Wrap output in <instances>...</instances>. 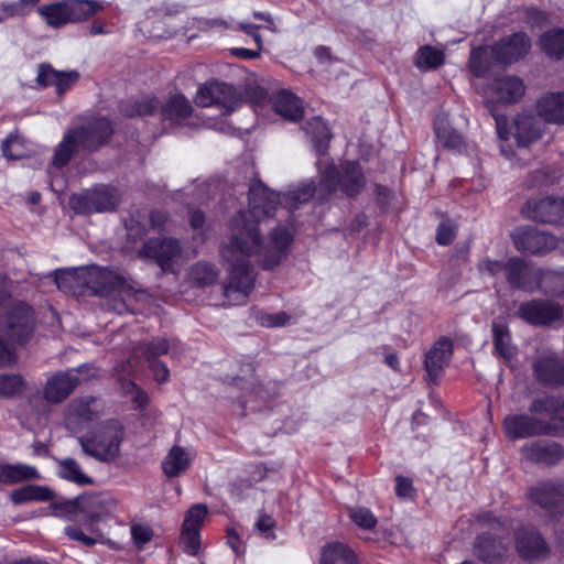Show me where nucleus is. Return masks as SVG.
<instances>
[{
    "instance_id": "nucleus-22",
    "label": "nucleus",
    "mask_w": 564,
    "mask_h": 564,
    "mask_svg": "<svg viewBox=\"0 0 564 564\" xmlns=\"http://www.w3.org/2000/svg\"><path fill=\"white\" fill-rule=\"evenodd\" d=\"M453 354V343L451 339L442 337L435 341L433 347L426 352L425 369L431 380H436L448 364Z\"/></svg>"
},
{
    "instance_id": "nucleus-5",
    "label": "nucleus",
    "mask_w": 564,
    "mask_h": 564,
    "mask_svg": "<svg viewBox=\"0 0 564 564\" xmlns=\"http://www.w3.org/2000/svg\"><path fill=\"white\" fill-rule=\"evenodd\" d=\"M7 291L0 280V328L6 336L19 344L28 341L34 330V313L24 303H6Z\"/></svg>"
},
{
    "instance_id": "nucleus-43",
    "label": "nucleus",
    "mask_w": 564,
    "mask_h": 564,
    "mask_svg": "<svg viewBox=\"0 0 564 564\" xmlns=\"http://www.w3.org/2000/svg\"><path fill=\"white\" fill-rule=\"evenodd\" d=\"M445 55L442 50L425 45L422 46L415 57V66L420 69H433L443 65Z\"/></svg>"
},
{
    "instance_id": "nucleus-2",
    "label": "nucleus",
    "mask_w": 564,
    "mask_h": 564,
    "mask_svg": "<svg viewBox=\"0 0 564 564\" xmlns=\"http://www.w3.org/2000/svg\"><path fill=\"white\" fill-rule=\"evenodd\" d=\"M111 134L112 127L107 118L93 119L79 128L68 131L55 150L54 166L66 165L78 150L96 151Z\"/></svg>"
},
{
    "instance_id": "nucleus-41",
    "label": "nucleus",
    "mask_w": 564,
    "mask_h": 564,
    "mask_svg": "<svg viewBox=\"0 0 564 564\" xmlns=\"http://www.w3.org/2000/svg\"><path fill=\"white\" fill-rule=\"evenodd\" d=\"M435 134L440 143L449 150L462 152L464 149V140L463 137L445 126L444 119H438L435 121Z\"/></svg>"
},
{
    "instance_id": "nucleus-12",
    "label": "nucleus",
    "mask_w": 564,
    "mask_h": 564,
    "mask_svg": "<svg viewBox=\"0 0 564 564\" xmlns=\"http://www.w3.org/2000/svg\"><path fill=\"white\" fill-rule=\"evenodd\" d=\"M529 498L540 506L546 514L558 520L564 513V486L552 481L539 482L530 488Z\"/></svg>"
},
{
    "instance_id": "nucleus-59",
    "label": "nucleus",
    "mask_w": 564,
    "mask_h": 564,
    "mask_svg": "<svg viewBox=\"0 0 564 564\" xmlns=\"http://www.w3.org/2000/svg\"><path fill=\"white\" fill-rule=\"evenodd\" d=\"M290 316L284 312H279L275 314H265L260 318V323L265 327H280L286 325Z\"/></svg>"
},
{
    "instance_id": "nucleus-8",
    "label": "nucleus",
    "mask_w": 564,
    "mask_h": 564,
    "mask_svg": "<svg viewBox=\"0 0 564 564\" xmlns=\"http://www.w3.org/2000/svg\"><path fill=\"white\" fill-rule=\"evenodd\" d=\"M144 260L154 261L163 272H175L182 254V247L174 238H152L138 252Z\"/></svg>"
},
{
    "instance_id": "nucleus-26",
    "label": "nucleus",
    "mask_w": 564,
    "mask_h": 564,
    "mask_svg": "<svg viewBox=\"0 0 564 564\" xmlns=\"http://www.w3.org/2000/svg\"><path fill=\"white\" fill-rule=\"evenodd\" d=\"M318 564H360V561L350 546L335 541L321 549Z\"/></svg>"
},
{
    "instance_id": "nucleus-50",
    "label": "nucleus",
    "mask_w": 564,
    "mask_h": 564,
    "mask_svg": "<svg viewBox=\"0 0 564 564\" xmlns=\"http://www.w3.org/2000/svg\"><path fill=\"white\" fill-rule=\"evenodd\" d=\"M64 531L69 539L78 541L86 546H93L104 539V534L94 528L89 529L93 535L85 534L80 528L75 525H67Z\"/></svg>"
},
{
    "instance_id": "nucleus-20",
    "label": "nucleus",
    "mask_w": 564,
    "mask_h": 564,
    "mask_svg": "<svg viewBox=\"0 0 564 564\" xmlns=\"http://www.w3.org/2000/svg\"><path fill=\"white\" fill-rule=\"evenodd\" d=\"M502 427L506 435L511 440L546 434L550 431L549 424L527 414H511L506 416Z\"/></svg>"
},
{
    "instance_id": "nucleus-14",
    "label": "nucleus",
    "mask_w": 564,
    "mask_h": 564,
    "mask_svg": "<svg viewBox=\"0 0 564 564\" xmlns=\"http://www.w3.org/2000/svg\"><path fill=\"white\" fill-rule=\"evenodd\" d=\"M517 315L528 324L545 326L560 321L563 316V308L552 301L531 300L519 305Z\"/></svg>"
},
{
    "instance_id": "nucleus-42",
    "label": "nucleus",
    "mask_w": 564,
    "mask_h": 564,
    "mask_svg": "<svg viewBox=\"0 0 564 564\" xmlns=\"http://www.w3.org/2000/svg\"><path fill=\"white\" fill-rule=\"evenodd\" d=\"M79 269H62L55 272V283L63 292H75L76 288L85 286L83 283V271Z\"/></svg>"
},
{
    "instance_id": "nucleus-49",
    "label": "nucleus",
    "mask_w": 564,
    "mask_h": 564,
    "mask_svg": "<svg viewBox=\"0 0 564 564\" xmlns=\"http://www.w3.org/2000/svg\"><path fill=\"white\" fill-rule=\"evenodd\" d=\"M208 509L206 505H194L186 512L182 529L199 531L206 517Z\"/></svg>"
},
{
    "instance_id": "nucleus-3",
    "label": "nucleus",
    "mask_w": 564,
    "mask_h": 564,
    "mask_svg": "<svg viewBox=\"0 0 564 564\" xmlns=\"http://www.w3.org/2000/svg\"><path fill=\"white\" fill-rule=\"evenodd\" d=\"M123 440V425L117 420H110L79 437L78 442L87 456L101 463H111L119 457Z\"/></svg>"
},
{
    "instance_id": "nucleus-4",
    "label": "nucleus",
    "mask_w": 564,
    "mask_h": 564,
    "mask_svg": "<svg viewBox=\"0 0 564 564\" xmlns=\"http://www.w3.org/2000/svg\"><path fill=\"white\" fill-rule=\"evenodd\" d=\"M479 521L487 532L476 539L474 553L487 564H499L507 555L510 544L507 522L495 519L490 513L480 516Z\"/></svg>"
},
{
    "instance_id": "nucleus-35",
    "label": "nucleus",
    "mask_w": 564,
    "mask_h": 564,
    "mask_svg": "<svg viewBox=\"0 0 564 564\" xmlns=\"http://www.w3.org/2000/svg\"><path fill=\"white\" fill-rule=\"evenodd\" d=\"M530 412L545 414L552 421L564 423V399L554 397L536 399L530 405Z\"/></svg>"
},
{
    "instance_id": "nucleus-31",
    "label": "nucleus",
    "mask_w": 564,
    "mask_h": 564,
    "mask_svg": "<svg viewBox=\"0 0 564 564\" xmlns=\"http://www.w3.org/2000/svg\"><path fill=\"white\" fill-rule=\"evenodd\" d=\"M98 401L95 398L74 400L68 409V423L88 422L99 414Z\"/></svg>"
},
{
    "instance_id": "nucleus-21",
    "label": "nucleus",
    "mask_w": 564,
    "mask_h": 564,
    "mask_svg": "<svg viewBox=\"0 0 564 564\" xmlns=\"http://www.w3.org/2000/svg\"><path fill=\"white\" fill-rule=\"evenodd\" d=\"M80 382L77 370L58 372L51 377L44 389L45 400L52 403H59L65 400L75 387Z\"/></svg>"
},
{
    "instance_id": "nucleus-46",
    "label": "nucleus",
    "mask_w": 564,
    "mask_h": 564,
    "mask_svg": "<svg viewBox=\"0 0 564 564\" xmlns=\"http://www.w3.org/2000/svg\"><path fill=\"white\" fill-rule=\"evenodd\" d=\"M170 351V345L165 338H154L147 344H142L134 351V355L142 354L148 362L156 361L158 357Z\"/></svg>"
},
{
    "instance_id": "nucleus-45",
    "label": "nucleus",
    "mask_w": 564,
    "mask_h": 564,
    "mask_svg": "<svg viewBox=\"0 0 564 564\" xmlns=\"http://www.w3.org/2000/svg\"><path fill=\"white\" fill-rule=\"evenodd\" d=\"M188 275L191 281L200 286H205L217 281L219 271L212 263L198 262L191 268Z\"/></svg>"
},
{
    "instance_id": "nucleus-19",
    "label": "nucleus",
    "mask_w": 564,
    "mask_h": 564,
    "mask_svg": "<svg viewBox=\"0 0 564 564\" xmlns=\"http://www.w3.org/2000/svg\"><path fill=\"white\" fill-rule=\"evenodd\" d=\"M516 550L519 556L528 562L543 560L550 549L543 536L534 529L523 528L516 533Z\"/></svg>"
},
{
    "instance_id": "nucleus-62",
    "label": "nucleus",
    "mask_w": 564,
    "mask_h": 564,
    "mask_svg": "<svg viewBox=\"0 0 564 564\" xmlns=\"http://www.w3.org/2000/svg\"><path fill=\"white\" fill-rule=\"evenodd\" d=\"M15 361L13 349L0 337V367H9Z\"/></svg>"
},
{
    "instance_id": "nucleus-61",
    "label": "nucleus",
    "mask_w": 564,
    "mask_h": 564,
    "mask_svg": "<svg viewBox=\"0 0 564 564\" xmlns=\"http://www.w3.org/2000/svg\"><path fill=\"white\" fill-rule=\"evenodd\" d=\"M149 365L153 372L154 379L159 383H164V382L169 381L170 370L164 362L156 360V361L149 362Z\"/></svg>"
},
{
    "instance_id": "nucleus-48",
    "label": "nucleus",
    "mask_w": 564,
    "mask_h": 564,
    "mask_svg": "<svg viewBox=\"0 0 564 564\" xmlns=\"http://www.w3.org/2000/svg\"><path fill=\"white\" fill-rule=\"evenodd\" d=\"M348 514L351 522L362 530H372L378 523L375 514L366 507H352Z\"/></svg>"
},
{
    "instance_id": "nucleus-27",
    "label": "nucleus",
    "mask_w": 564,
    "mask_h": 564,
    "mask_svg": "<svg viewBox=\"0 0 564 564\" xmlns=\"http://www.w3.org/2000/svg\"><path fill=\"white\" fill-rule=\"evenodd\" d=\"M539 117L545 122L564 124V93H550L536 104Z\"/></svg>"
},
{
    "instance_id": "nucleus-56",
    "label": "nucleus",
    "mask_w": 564,
    "mask_h": 564,
    "mask_svg": "<svg viewBox=\"0 0 564 564\" xmlns=\"http://www.w3.org/2000/svg\"><path fill=\"white\" fill-rule=\"evenodd\" d=\"M57 78L55 89L58 95H63L79 79V73L77 70H59Z\"/></svg>"
},
{
    "instance_id": "nucleus-60",
    "label": "nucleus",
    "mask_w": 564,
    "mask_h": 564,
    "mask_svg": "<svg viewBox=\"0 0 564 564\" xmlns=\"http://www.w3.org/2000/svg\"><path fill=\"white\" fill-rule=\"evenodd\" d=\"M41 0H18L15 2H8L14 17L26 15L32 8H34Z\"/></svg>"
},
{
    "instance_id": "nucleus-23",
    "label": "nucleus",
    "mask_w": 564,
    "mask_h": 564,
    "mask_svg": "<svg viewBox=\"0 0 564 564\" xmlns=\"http://www.w3.org/2000/svg\"><path fill=\"white\" fill-rule=\"evenodd\" d=\"M542 118L531 113H520L514 119V138L519 145H528L539 140L544 130Z\"/></svg>"
},
{
    "instance_id": "nucleus-18",
    "label": "nucleus",
    "mask_w": 564,
    "mask_h": 564,
    "mask_svg": "<svg viewBox=\"0 0 564 564\" xmlns=\"http://www.w3.org/2000/svg\"><path fill=\"white\" fill-rule=\"evenodd\" d=\"M83 283L94 293L107 295L111 291L122 290L124 279L108 268L90 265L83 271Z\"/></svg>"
},
{
    "instance_id": "nucleus-25",
    "label": "nucleus",
    "mask_w": 564,
    "mask_h": 564,
    "mask_svg": "<svg viewBox=\"0 0 564 564\" xmlns=\"http://www.w3.org/2000/svg\"><path fill=\"white\" fill-rule=\"evenodd\" d=\"M523 454L531 462L554 465L562 459L564 451L555 442L539 441L525 445Z\"/></svg>"
},
{
    "instance_id": "nucleus-29",
    "label": "nucleus",
    "mask_w": 564,
    "mask_h": 564,
    "mask_svg": "<svg viewBox=\"0 0 564 564\" xmlns=\"http://www.w3.org/2000/svg\"><path fill=\"white\" fill-rule=\"evenodd\" d=\"M273 107L276 113L290 121H299L303 117L301 100L292 93L281 90L274 96Z\"/></svg>"
},
{
    "instance_id": "nucleus-40",
    "label": "nucleus",
    "mask_w": 564,
    "mask_h": 564,
    "mask_svg": "<svg viewBox=\"0 0 564 564\" xmlns=\"http://www.w3.org/2000/svg\"><path fill=\"white\" fill-rule=\"evenodd\" d=\"M58 475L65 480L76 485H91L93 479L87 476L74 458H64L58 462Z\"/></svg>"
},
{
    "instance_id": "nucleus-52",
    "label": "nucleus",
    "mask_w": 564,
    "mask_h": 564,
    "mask_svg": "<svg viewBox=\"0 0 564 564\" xmlns=\"http://www.w3.org/2000/svg\"><path fill=\"white\" fill-rule=\"evenodd\" d=\"M22 141L18 135H9L1 145L2 153L8 159H21L25 155L22 151Z\"/></svg>"
},
{
    "instance_id": "nucleus-55",
    "label": "nucleus",
    "mask_w": 564,
    "mask_h": 564,
    "mask_svg": "<svg viewBox=\"0 0 564 564\" xmlns=\"http://www.w3.org/2000/svg\"><path fill=\"white\" fill-rule=\"evenodd\" d=\"M506 267H507V261L502 262V261L492 260L489 258L481 259L477 264L478 271L481 274H487L489 276H497L501 272H503L506 274Z\"/></svg>"
},
{
    "instance_id": "nucleus-51",
    "label": "nucleus",
    "mask_w": 564,
    "mask_h": 564,
    "mask_svg": "<svg viewBox=\"0 0 564 564\" xmlns=\"http://www.w3.org/2000/svg\"><path fill=\"white\" fill-rule=\"evenodd\" d=\"M181 544L185 553L195 556L200 550L199 531L182 529Z\"/></svg>"
},
{
    "instance_id": "nucleus-38",
    "label": "nucleus",
    "mask_w": 564,
    "mask_h": 564,
    "mask_svg": "<svg viewBox=\"0 0 564 564\" xmlns=\"http://www.w3.org/2000/svg\"><path fill=\"white\" fill-rule=\"evenodd\" d=\"M539 289L544 294L552 296L564 295V270H541V278L539 279Z\"/></svg>"
},
{
    "instance_id": "nucleus-28",
    "label": "nucleus",
    "mask_w": 564,
    "mask_h": 564,
    "mask_svg": "<svg viewBox=\"0 0 564 564\" xmlns=\"http://www.w3.org/2000/svg\"><path fill=\"white\" fill-rule=\"evenodd\" d=\"M194 457L193 451L174 445L162 460V470L166 477H176L189 467Z\"/></svg>"
},
{
    "instance_id": "nucleus-32",
    "label": "nucleus",
    "mask_w": 564,
    "mask_h": 564,
    "mask_svg": "<svg viewBox=\"0 0 564 564\" xmlns=\"http://www.w3.org/2000/svg\"><path fill=\"white\" fill-rule=\"evenodd\" d=\"M305 131L312 135V142L318 156H324L328 151V142L330 140V132L325 121L315 117L305 126Z\"/></svg>"
},
{
    "instance_id": "nucleus-24",
    "label": "nucleus",
    "mask_w": 564,
    "mask_h": 564,
    "mask_svg": "<svg viewBox=\"0 0 564 564\" xmlns=\"http://www.w3.org/2000/svg\"><path fill=\"white\" fill-rule=\"evenodd\" d=\"M533 369L539 381L546 384H564V364L556 355L547 354L538 358Z\"/></svg>"
},
{
    "instance_id": "nucleus-37",
    "label": "nucleus",
    "mask_w": 564,
    "mask_h": 564,
    "mask_svg": "<svg viewBox=\"0 0 564 564\" xmlns=\"http://www.w3.org/2000/svg\"><path fill=\"white\" fill-rule=\"evenodd\" d=\"M540 46L543 52L551 58L560 59L564 57V30L554 29L545 32L540 37Z\"/></svg>"
},
{
    "instance_id": "nucleus-30",
    "label": "nucleus",
    "mask_w": 564,
    "mask_h": 564,
    "mask_svg": "<svg viewBox=\"0 0 564 564\" xmlns=\"http://www.w3.org/2000/svg\"><path fill=\"white\" fill-rule=\"evenodd\" d=\"M40 479L35 467L26 464H3L0 465V482L13 485L26 480Z\"/></svg>"
},
{
    "instance_id": "nucleus-63",
    "label": "nucleus",
    "mask_w": 564,
    "mask_h": 564,
    "mask_svg": "<svg viewBox=\"0 0 564 564\" xmlns=\"http://www.w3.org/2000/svg\"><path fill=\"white\" fill-rule=\"evenodd\" d=\"M395 494L401 498H410L413 494L412 482L409 478L397 477Z\"/></svg>"
},
{
    "instance_id": "nucleus-57",
    "label": "nucleus",
    "mask_w": 564,
    "mask_h": 564,
    "mask_svg": "<svg viewBox=\"0 0 564 564\" xmlns=\"http://www.w3.org/2000/svg\"><path fill=\"white\" fill-rule=\"evenodd\" d=\"M131 535L137 546L141 549L145 543L151 541L153 531L149 525L138 523L131 527Z\"/></svg>"
},
{
    "instance_id": "nucleus-16",
    "label": "nucleus",
    "mask_w": 564,
    "mask_h": 564,
    "mask_svg": "<svg viewBox=\"0 0 564 564\" xmlns=\"http://www.w3.org/2000/svg\"><path fill=\"white\" fill-rule=\"evenodd\" d=\"M531 48V41L525 33L517 32L503 37L490 46L492 59L501 64H512L523 58Z\"/></svg>"
},
{
    "instance_id": "nucleus-44",
    "label": "nucleus",
    "mask_w": 564,
    "mask_h": 564,
    "mask_svg": "<svg viewBox=\"0 0 564 564\" xmlns=\"http://www.w3.org/2000/svg\"><path fill=\"white\" fill-rule=\"evenodd\" d=\"M492 58L490 46H480L474 48L469 57V69L477 77H484L490 66Z\"/></svg>"
},
{
    "instance_id": "nucleus-15",
    "label": "nucleus",
    "mask_w": 564,
    "mask_h": 564,
    "mask_svg": "<svg viewBox=\"0 0 564 564\" xmlns=\"http://www.w3.org/2000/svg\"><path fill=\"white\" fill-rule=\"evenodd\" d=\"M541 269L531 265L521 258L513 257L507 261L506 279L513 289L533 292L539 289Z\"/></svg>"
},
{
    "instance_id": "nucleus-6",
    "label": "nucleus",
    "mask_w": 564,
    "mask_h": 564,
    "mask_svg": "<svg viewBox=\"0 0 564 564\" xmlns=\"http://www.w3.org/2000/svg\"><path fill=\"white\" fill-rule=\"evenodd\" d=\"M192 106L183 95H174L162 106L155 97H144L133 104H124L121 111L127 117L152 116L160 113L162 120L172 123L181 122L192 113Z\"/></svg>"
},
{
    "instance_id": "nucleus-39",
    "label": "nucleus",
    "mask_w": 564,
    "mask_h": 564,
    "mask_svg": "<svg viewBox=\"0 0 564 564\" xmlns=\"http://www.w3.org/2000/svg\"><path fill=\"white\" fill-rule=\"evenodd\" d=\"M492 337L496 351L505 359H511L514 348L511 345L510 332L507 325L495 321L492 323Z\"/></svg>"
},
{
    "instance_id": "nucleus-9",
    "label": "nucleus",
    "mask_w": 564,
    "mask_h": 564,
    "mask_svg": "<svg viewBox=\"0 0 564 564\" xmlns=\"http://www.w3.org/2000/svg\"><path fill=\"white\" fill-rule=\"evenodd\" d=\"M119 202L120 195L118 189L108 185L96 186L72 198L74 208L88 214L112 212L116 209Z\"/></svg>"
},
{
    "instance_id": "nucleus-7",
    "label": "nucleus",
    "mask_w": 564,
    "mask_h": 564,
    "mask_svg": "<svg viewBox=\"0 0 564 564\" xmlns=\"http://www.w3.org/2000/svg\"><path fill=\"white\" fill-rule=\"evenodd\" d=\"M317 169L321 174L319 185L328 194L339 189L347 196H355L365 186V176L357 162H344L338 170L333 164L323 167V162L319 160Z\"/></svg>"
},
{
    "instance_id": "nucleus-58",
    "label": "nucleus",
    "mask_w": 564,
    "mask_h": 564,
    "mask_svg": "<svg viewBox=\"0 0 564 564\" xmlns=\"http://www.w3.org/2000/svg\"><path fill=\"white\" fill-rule=\"evenodd\" d=\"M455 227L451 221H442L436 230V241L441 246H447L455 239Z\"/></svg>"
},
{
    "instance_id": "nucleus-10",
    "label": "nucleus",
    "mask_w": 564,
    "mask_h": 564,
    "mask_svg": "<svg viewBox=\"0 0 564 564\" xmlns=\"http://www.w3.org/2000/svg\"><path fill=\"white\" fill-rule=\"evenodd\" d=\"M195 102L200 107L219 105L230 113L239 107L241 98L231 85L212 82L198 88Z\"/></svg>"
},
{
    "instance_id": "nucleus-34",
    "label": "nucleus",
    "mask_w": 564,
    "mask_h": 564,
    "mask_svg": "<svg viewBox=\"0 0 564 564\" xmlns=\"http://www.w3.org/2000/svg\"><path fill=\"white\" fill-rule=\"evenodd\" d=\"M37 13L52 28H62L69 24L67 0L41 6Z\"/></svg>"
},
{
    "instance_id": "nucleus-1",
    "label": "nucleus",
    "mask_w": 564,
    "mask_h": 564,
    "mask_svg": "<svg viewBox=\"0 0 564 564\" xmlns=\"http://www.w3.org/2000/svg\"><path fill=\"white\" fill-rule=\"evenodd\" d=\"M312 183H303L283 195L270 192L261 182L254 181L249 187V210L236 215L230 225V239L224 242L220 254L227 267L228 276L224 294L234 304H242L254 289L256 273L249 258L258 256L264 270L279 265L286 257L293 241L288 226L279 225L263 242L258 223L272 217L279 205L290 212L307 203L315 193Z\"/></svg>"
},
{
    "instance_id": "nucleus-13",
    "label": "nucleus",
    "mask_w": 564,
    "mask_h": 564,
    "mask_svg": "<svg viewBox=\"0 0 564 564\" xmlns=\"http://www.w3.org/2000/svg\"><path fill=\"white\" fill-rule=\"evenodd\" d=\"M525 93L523 80L514 75L496 77L485 95L488 104L511 105L521 100Z\"/></svg>"
},
{
    "instance_id": "nucleus-11",
    "label": "nucleus",
    "mask_w": 564,
    "mask_h": 564,
    "mask_svg": "<svg viewBox=\"0 0 564 564\" xmlns=\"http://www.w3.org/2000/svg\"><path fill=\"white\" fill-rule=\"evenodd\" d=\"M512 240L518 251L534 256L546 253L558 246L556 237L529 226L516 228Z\"/></svg>"
},
{
    "instance_id": "nucleus-17",
    "label": "nucleus",
    "mask_w": 564,
    "mask_h": 564,
    "mask_svg": "<svg viewBox=\"0 0 564 564\" xmlns=\"http://www.w3.org/2000/svg\"><path fill=\"white\" fill-rule=\"evenodd\" d=\"M523 213L540 223L564 225V198L546 196L528 202Z\"/></svg>"
},
{
    "instance_id": "nucleus-54",
    "label": "nucleus",
    "mask_w": 564,
    "mask_h": 564,
    "mask_svg": "<svg viewBox=\"0 0 564 564\" xmlns=\"http://www.w3.org/2000/svg\"><path fill=\"white\" fill-rule=\"evenodd\" d=\"M101 502H102V500L98 496L87 497V498H78L75 501L77 507L88 511L89 518L93 521H99V520L104 519V517H105V512L102 510H97V511L89 510L93 507H98L99 505H101Z\"/></svg>"
},
{
    "instance_id": "nucleus-36",
    "label": "nucleus",
    "mask_w": 564,
    "mask_h": 564,
    "mask_svg": "<svg viewBox=\"0 0 564 564\" xmlns=\"http://www.w3.org/2000/svg\"><path fill=\"white\" fill-rule=\"evenodd\" d=\"M53 496V491L45 486L28 485L13 490L11 500L20 505L29 501H48Z\"/></svg>"
},
{
    "instance_id": "nucleus-33",
    "label": "nucleus",
    "mask_w": 564,
    "mask_h": 564,
    "mask_svg": "<svg viewBox=\"0 0 564 564\" xmlns=\"http://www.w3.org/2000/svg\"><path fill=\"white\" fill-rule=\"evenodd\" d=\"M67 7L69 23L84 22L104 10L102 2L98 0H67Z\"/></svg>"
},
{
    "instance_id": "nucleus-47",
    "label": "nucleus",
    "mask_w": 564,
    "mask_h": 564,
    "mask_svg": "<svg viewBox=\"0 0 564 564\" xmlns=\"http://www.w3.org/2000/svg\"><path fill=\"white\" fill-rule=\"evenodd\" d=\"M24 381L18 375H0V398H14L24 391Z\"/></svg>"
},
{
    "instance_id": "nucleus-64",
    "label": "nucleus",
    "mask_w": 564,
    "mask_h": 564,
    "mask_svg": "<svg viewBox=\"0 0 564 564\" xmlns=\"http://www.w3.org/2000/svg\"><path fill=\"white\" fill-rule=\"evenodd\" d=\"M127 392L134 391L133 401L139 408H144L148 404V395L145 392L140 390L133 382H127L122 386Z\"/></svg>"
},
{
    "instance_id": "nucleus-53",
    "label": "nucleus",
    "mask_w": 564,
    "mask_h": 564,
    "mask_svg": "<svg viewBox=\"0 0 564 564\" xmlns=\"http://www.w3.org/2000/svg\"><path fill=\"white\" fill-rule=\"evenodd\" d=\"M58 73L59 70H56L47 63L40 64L37 67L36 76L37 85H40L41 87H55L56 80L58 79Z\"/></svg>"
}]
</instances>
